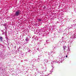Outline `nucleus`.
<instances>
[{"label":"nucleus","mask_w":76,"mask_h":76,"mask_svg":"<svg viewBox=\"0 0 76 76\" xmlns=\"http://www.w3.org/2000/svg\"><path fill=\"white\" fill-rule=\"evenodd\" d=\"M64 47H63V48H64V50H65V48H64Z\"/></svg>","instance_id":"20e7f679"},{"label":"nucleus","mask_w":76,"mask_h":76,"mask_svg":"<svg viewBox=\"0 0 76 76\" xmlns=\"http://www.w3.org/2000/svg\"><path fill=\"white\" fill-rule=\"evenodd\" d=\"M26 41H29V39H28V37L26 38L25 40Z\"/></svg>","instance_id":"7ed1b4c3"},{"label":"nucleus","mask_w":76,"mask_h":76,"mask_svg":"<svg viewBox=\"0 0 76 76\" xmlns=\"http://www.w3.org/2000/svg\"><path fill=\"white\" fill-rule=\"evenodd\" d=\"M41 20H39V21H41Z\"/></svg>","instance_id":"39448f33"},{"label":"nucleus","mask_w":76,"mask_h":76,"mask_svg":"<svg viewBox=\"0 0 76 76\" xmlns=\"http://www.w3.org/2000/svg\"><path fill=\"white\" fill-rule=\"evenodd\" d=\"M66 57H67V56L66 55Z\"/></svg>","instance_id":"423d86ee"},{"label":"nucleus","mask_w":76,"mask_h":76,"mask_svg":"<svg viewBox=\"0 0 76 76\" xmlns=\"http://www.w3.org/2000/svg\"><path fill=\"white\" fill-rule=\"evenodd\" d=\"M20 13V11H19V10H18L16 11V12L15 13V16H19Z\"/></svg>","instance_id":"f257e3e1"},{"label":"nucleus","mask_w":76,"mask_h":76,"mask_svg":"<svg viewBox=\"0 0 76 76\" xmlns=\"http://www.w3.org/2000/svg\"><path fill=\"white\" fill-rule=\"evenodd\" d=\"M3 39V37H0V40H1V41H2Z\"/></svg>","instance_id":"f03ea898"}]
</instances>
